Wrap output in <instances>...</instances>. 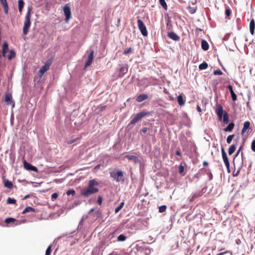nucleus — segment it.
I'll list each match as a JSON object with an SVG mask.
<instances>
[{
  "instance_id": "1",
  "label": "nucleus",
  "mask_w": 255,
  "mask_h": 255,
  "mask_svg": "<svg viewBox=\"0 0 255 255\" xmlns=\"http://www.w3.org/2000/svg\"><path fill=\"white\" fill-rule=\"evenodd\" d=\"M98 183L95 180H90L89 181L88 186L81 190V194L85 197L97 193L99 189L95 186H98Z\"/></svg>"
},
{
  "instance_id": "2",
  "label": "nucleus",
  "mask_w": 255,
  "mask_h": 255,
  "mask_svg": "<svg viewBox=\"0 0 255 255\" xmlns=\"http://www.w3.org/2000/svg\"><path fill=\"white\" fill-rule=\"evenodd\" d=\"M216 113L219 118V120H221L223 118V121L225 124H227L229 122V115L226 111L223 112V108L221 105H217V108Z\"/></svg>"
},
{
  "instance_id": "3",
  "label": "nucleus",
  "mask_w": 255,
  "mask_h": 255,
  "mask_svg": "<svg viewBox=\"0 0 255 255\" xmlns=\"http://www.w3.org/2000/svg\"><path fill=\"white\" fill-rule=\"evenodd\" d=\"M242 149V146H241L240 148L238 149L237 152L235 155V157L233 159V163L234 166L237 167V168L239 170L241 169L243 167V164H244V153L243 151L241 152V159H238V156L240 153V152L241 151Z\"/></svg>"
},
{
  "instance_id": "4",
  "label": "nucleus",
  "mask_w": 255,
  "mask_h": 255,
  "mask_svg": "<svg viewBox=\"0 0 255 255\" xmlns=\"http://www.w3.org/2000/svg\"><path fill=\"white\" fill-rule=\"evenodd\" d=\"M31 10H32L31 7H28L27 11V13L25 15L24 26L23 27V33L24 35H26L27 34L28 29L31 25L30 17H31Z\"/></svg>"
},
{
  "instance_id": "5",
  "label": "nucleus",
  "mask_w": 255,
  "mask_h": 255,
  "mask_svg": "<svg viewBox=\"0 0 255 255\" xmlns=\"http://www.w3.org/2000/svg\"><path fill=\"white\" fill-rule=\"evenodd\" d=\"M52 59H48L46 61L45 65L39 69L38 74L40 78H41L44 73L49 69L50 66L52 64Z\"/></svg>"
},
{
  "instance_id": "6",
  "label": "nucleus",
  "mask_w": 255,
  "mask_h": 255,
  "mask_svg": "<svg viewBox=\"0 0 255 255\" xmlns=\"http://www.w3.org/2000/svg\"><path fill=\"white\" fill-rule=\"evenodd\" d=\"M110 176L112 178H114L117 182H124L125 181L124 178L123 172L122 170H119L117 172H111Z\"/></svg>"
},
{
  "instance_id": "7",
  "label": "nucleus",
  "mask_w": 255,
  "mask_h": 255,
  "mask_svg": "<svg viewBox=\"0 0 255 255\" xmlns=\"http://www.w3.org/2000/svg\"><path fill=\"white\" fill-rule=\"evenodd\" d=\"M148 114L149 113L148 112H141L136 114L134 117L130 121L128 126L135 124L138 121L140 120L143 117L148 115Z\"/></svg>"
},
{
  "instance_id": "8",
  "label": "nucleus",
  "mask_w": 255,
  "mask_h": 255,
  "mask_svg": "<svg viewBox=\"0 0 255 255\" xmlns=\"http://www.w3.org/2000/svg\"><path fill=\"white\" fill-rule=\"evenodd\" d=\"M3 101L5 102L7 105H11L12 108L15 106V102L12 99V94L9 92L5 93Z\"/></svg>"
},
{
  "instance_id": "9",
  "label": "nucleus",
  "mask_w": 255,
  "mask_h": 255,
  "mask_svg": "<svg viewBox=\"0 0 255 255\" xmlns=\"http://www.w3.org/2000/svg\"><path fill=\"white\" fill-rule=\"evenodd\" d=\"M137 26L141 34L144 36H147L148 32L146 27L142 21L139 18L137 19Z\"/></svg>"
},
{
  "instance_id": "10",
  "label": "nucleus",
  "mask_w": 255,
  "mask_h": 255,
  "mask_svg": "<svg viewBox=\"0 0 255 255\" xmlns=\"http://www.w3.org/2000/svg\"><path fill=\"white\" fill-rule=\"evenodd\" d=\"M221 152L222 155L223 160L225 164V165L228 170L229 172H230L229 168H230V162L227 155V153L225 150V149L223 147L221 148Z\"/></svg>"
},
{
  "instance_id": "11",
  "label": "nucleus",
  "mask_w": 255,
  "mask_h": 255,
  "mask_svg": "<svg viewBox=\"0 0 255 255\" xmlns=\"http://www.w3.org/2000/svg\"><path fill=\"white\" fill-rule=\"evenodd\" d=\"M94 50H91L90 53L88 55V59L85 63V68H87L90 66L93 62L94 56Z\"/></svg>"
},
{
  "instance_id": "12",
  "label": "nucleus",
  "mask_w": 255,
  "mask_h": 255,
  "mask_svg": "<svg viewBox=\"0 0 255 255\" xmlns=\"http://www.w3.org/2000/svg\"><path fill=\"white\" fill-rule=\"evenodd\" d=\"M63 10H64V14L66 16L65 21L66 22H68L69 19L71 17V12L70 8L69 6L66 5L64 8Z\"/></svg>"
},
{
  "instance_id": "13",
  "label": "nucleus",
  "mask_w": 255,
  "mask_h": 255,
  "mask_svg": "<svg viewBox=\"0 0 255 255\" xmlns=\"http://www.w3.org/2000/svg\"><path fill=\"white\" fill-rule=\"evenodd\" d=\"M23 166L26 170L33 171H37V169L35 166L32 165L31 164L27 162L26 160L23 161Z\"/></svg>"
},
{
  "instance_id": "14",
  "label": "nucleus",
  "mask_w": 255,
  "mask_h": 255,
  "mask_svg": "<svg viewBox=\"0 0 255 255\" xmlns=\"http://www.w3.org/2000/svg\"><path fill=\"white\" fill-rule=\"evenodd\" d=\"M124 158H128V160L133 161L135 163H138L140 162L138 157L133 155H126L124 156Z\"/></svg>"
},
{
  "instance_id": "15",
  "label": "nucleus",
  "mask_w": 255,
  "mask_h": 255,
  "mask_svg": "<svg viewBox=\"0 0 255 255\" xmlns=\"http://www.w3.org/2000/svg\"><path fill=\"white\" fill-rule=\"evenodd\" d=\"M5 223L6 224L13 223L15 225H17L20 224V222L13 218H7L5 220Z\"/></svg>"
},
{
  "instance_id": "16",
  "label": "nucleus",
  "mask_w": 255,
  "mask_h": 255,
  "mask_svg": "<svg viewBox=\"0 0 255 255\" xmlns=\"http://www.w3.org/2000/svg\"><path fill=\"white\" fill-rule=\"evenodd\" d=\"M167 36L172 40L175 41H179L180 39V37L178 36L175 33L173 32H168L167 34Z\"/></svg>"
},
{
  "instance_id": "17",
  "label": "nucleus",
  "mask_w": 255,
  "mask_h": 255,
  "mask_svg": "<svg viewBox=\"0 0 255 255\" xmlns=\"http://www.w3.org/2000/svg\"><path fill=\"white\" fill-rule=\"evenodd\" d=\"M227 87L231 93L232 100L236 101L237 99V97L236 94L234 92L233 87L230 85H228Z\"/></svg>"
},
{
  "instance_id": "18",
  "label": "nucleus",
  "mask_w": 255,
  "mask_h": 255,
  "mask_svg": "<svg viewBox=\"0 0 255 255\" xmlns=\"http://www.w3.org/2000/svg\"><path fill=\"white\" fill-rule=\"evenodd\" d=\"M251 123L249 121H246L244 124L243 128L242 129V134L243 135L245 133L247 129H248L250 127Z\"/></svg>"
},
{
  "instance_id": "19",
  "label": "nucleus",
  "mask_w": 255,
  "mask_h": 255,
  "mask_svg": "<svg viewBox=\"0 0 255 255\" xmlns=\"http://www.w3.org/2000/svg\"><path fill=\"white\" fill-rule=\"evenodd\" d=\"M177 100L178 104L180 106H182L184 105L185 103V100L184 99L183 97L182 94L179 95L177 97Z\"/></svg>"
},
{
  "instance_id": "20",
  "label": "nucleus",
  "mask_w": 255,
  "mask_h": 255,
  "mask_svg": "<svg viewBox=\"0 0 255 255\" xmlns=\"http://www.w3.org/2000/svg\"><path fill=\"white\" fill-rule=\"evenodd\" d=\"M255 29V23L254 19H252L250 23V31L251 34L253 35L254 34V31Z\"/></svg>"
},
{
  "instance_id": "21",
  "label": "nucleus",
  "mask_w": 255,
  "mask_h": 255,
  "mask_svg": "<svg viewBox=\"0 0 255 255\" xmlns=\"http://www.w3.org/2000/svg\"><path fill=\"white\" fill-rule=\"evenodd\" d=\"M148 98V96L146 94H141L139 95L136 98V101L138 102H141Z\"/></svg>"
},
{
  "instance_id": "22",
  "label": "nucleus",
  "mask_w": 255,
  "mask_h": 255,
  "mask_svg": "<svg viewBox=\"0 0 255 255\" xmlns=\"http://www.w3.org/2000/svg\"><path fill=\"white\" fill-rule=\"evenodd\" d=\"M4 8V12L5 14L8 13V6L6 0H0Z\"/></svg>"
},
{
  "instance_id": "23",
  "label": "nucleus",
  "mask_w": 255,
  "mask_h": 255,
  "mask_svg": "<svg viewBox=\"0 0 255 255\" xmlns=\"http://www.w3.org/2000/svg\"><path fill=\"white\" fill-rule=\"evenodd\" d=\"M201 47L204 50H207L209 49V45L205 40H202Z\"/></svg>"
},
{
  "instance_id": "24",
  "label": "nucleus",
  "mask_w": 255,
  "mask_h": 255,
  "mask_svg": "<svg viewBox=\"0 0 255 255\" xmlns=\"http://www.w3.org/2000/svg\"><path fill=\"white\" fill-rule=\"evenodd\" d=\"M128 71V68L126 67L123 66L120 68L119 70L120 74H121L120 76H123L125 74H126Z\"/></svg>"
},
{
  "instance_id": "25",
  "label": "nucleus",
  "mask_w": 255,
  "mask_h": 255,
  "mask_svg": "<svg viewBox=\"0 0 255 255\" xmlns=\"http://www.w3.org/2000/svg\"><path fill=\"white\" fill-rule=\"evenodd\" d=\"M234 126V123L232 122L230 123L226 128H224V130L225 131H231L233 129Z\"/></svg>"
},
{
  "instance_id": "26",
  "label": "nucleus",
  "mask_w": 255,
  "mask_h": 255,
  "mask_svg": "<svg viewBox=\"0 0 255 255\" xmlns=\"http://www.w3.org/2000/svg\"><path fill=\"white\" fill-rule=\"evenodd\" d=\"M4 185L5 187L11 189L13 188V184L8 180H4Z\"/></svg>"
},
{
  "instance_id": "27",
  "label": "nucleus",
  "mask_w": 255,
  "mask_h": 255,
  "mask_svg": "<svg viewBox=\"0 0 255 255\" xmlns=\"http://www.w3.org/2000/svg\"><path fill=\"white\" fill-rule=\"evenodd\" d=\"M236 147L234 144L231 145L228 149V153L229 155H232L236 150Z\"/></svg>"
},
{
  "instance_id": "28",
  "label": "nucleus",
  "mask_w": 255,
  "mask_h": 255,
  "mask_svg": "<svg viewBox=\"0 0 255 255\" xmlns=\"http://www.w3.org/2000/svg\"><path fill=\"white\" fill-rule=\"evenodd\" d=\"M18 10L20 12H21L23 9L24 2H23V0H18Z\"/></svg>"
},
{
  "instance_id": "29",
  "label": "nucleus",
  "mask_w": 255,
  "mask_h": 255,
  "mask_svg": "<svg viewBox=\"0 0 255 255\" xmlns=\"http://www.w3.org/2000/svg\"><path fill=\"white\" fill-rule=\"evenodd\" d=\"M35 211V209L34 208H33L32 207H26L22 212V214H25L27 212H34Z\"/></svg>"
},
{
  "instance_id": "30",
  "label": "nucleus",
  "mask_w": 255,
  "mask_h": 255,
  "mask_svg": "<svg viewBox=\"0 0 255 255\" xmlns=\"http://www.w3.org/2000/svg\"><path fill=\"white\" fill-rule=\"evenodd\" d=\"M208 68V64L206 62H203L199 66L200 70H205Z\"/></svg>"
},
{
  "instance_id": "31",
  "label": "nucleus",
  "mask_w": 255,
  "mask_h": 255,
  "mask_svg": "<svg viewBox=\"0 0 255 255\" xmlns=\"http://www.w3.org/2000/svg\"><path fill=\"white\" fill-rule=\"evenodd\" d=\"M127 239V237L124 235L121 234L118 236L117 238V241L118 242H123L125 241Z\"/></svg>"
},
{
  "instance_id": "32",
  "label": "nucleus",
  "mask_w": 255,
  "mask_h": 255,
  "mask_svg": "<svg viewBox=\"0 0 255 255\" xmlns=\"http://www.w3.org/2000/svg\"><path fill=\"white\" fill-rule=\"evenodd\" d=\"M124 204H125L124 202H121L120 203V205L115 209V213H118L123 207Z\"/></svg>"
},
{
  "instance_id": "33",
  "label": "nucleus",
  "mask_w": 255,
  "mask_h": 255,
  "mask_svg": "<svg viewBox=\"0 0 255 255\" xmlns=\"http://www.w3.org/2000/svg\"><path fill=\"white\" fill-rule=\"evenodd\" d=\"M159 3L164 9L167 10V5L164 0H159Z\"/></svg>"
},
{
  "instance_id": "34",
  "label": "nucleus",
  "mask_w": 255,
  "mask_h": 255,
  "mask_svg": "<svg viewBox=\"0 0 255 255\" xmlns=\"http://www.w3.org/2000/svg\"><path fill=\"white\" fill-rule=\"evenodd\" d=\"M188 11L191 14H194L196 12L197 8L196 7H191L189 6L188 7Z\"/></svg>"
},
{
  "instance_id": "35",
  "label": "nucleus",
  "mask_w": 255,
  "mask_h": 255,
  "mask_svg": "<svg viewBox=\"0 0 255 255\" xmlns=\"http://www.w3.org/2000/svg\"><path fill=\"white\" fill-rule=\"evenodd\" d=\"M15 56V52L12 51V50H10V52H9V54H8V59L9 60H11L12 59H13L14 57Z\"/></svg>"
},
{
  "instance_id": "36",
  "label": "nucleus",
  "mask_w": 255,
  "mask_h": 255,
  "mask_svg": "<svg viewBox=\"0 0 255 255\" xmlns=\"http://www.w3.org/2000/svg\"><path fill=\"white\" fill-rule=\"evenodd\" d=\"M132 51H133V49L131 47L128 48L124 51L123 54L128 55V54L132 52Z\"/></svg>"
},
{
  "instance_id": "37",
  "label": "nucleus",
  "mask_w": 255,
  "mask_h": 255,
  "mask_svg": "<svg viewBox=\"0 0 255 255\" xmlns=\"http://www.w3.org/2000/svg\"><path fill=\"white\" fill-rule=\"evenodd\" d=\"M235 137V135L234 134H231V135H229L228 137H227V142L228 143V144H230L231 143L232 140L233 139V138H234Z\"/></svg>"
},
{
  "instance_id": "38",
  "label": "nucleus",
  "mask_w": 255,
  "mask_h": 255,
  "mask_svg": "<svg viewBox=\"0 0 255 255\" xmlns=\"http://www.w3.org/2000/svg\"><path fill=\"white\" fill-rule=\"evenodd\" d=\"M8 50V44L6 41H4L2 44V51L7 52Z\"/></svg>"
},
{
  "instance_id": "39",
  "label": "nucleus",
  "mask_w": 255,
  "mask_h": 255,
  "mask_svg": "<svg viewBox=\"0 0 255 255\" xmlns=\"http://www.w3.org/2000/svg\"><path fill=\"white\" fill-rule=\"evenodd\" d=\"M16 200L13 198H11L10 197H8L7 199V204H14L16 203Z\"/></svg>"
},
{
  "instance_id": "40",
  "label": "nucleus",
  "mask_w": 255,
  "mask_h": 255,
  "mask_svg": "<svg viewBox=\"0 0 255 255\" xmlns=\"http://www.w3.org/2000/svg\"><path fill=\"white\" fill-rule=\"evenodd\" d=\"M167 209V207L166 205H162L159 207V212L160 213H163L165 212Z\"/></svg>"
},
{
  "instance_id": "41",
  "label": "nucleus",
  "mask_w": 255,
  "mask_h": 255,
  "mask_svg": "<svg viewBox=\"0 0 255 255\" xmlns=\"http://www.w3.org/2000/svg\"><path fill=\"white\" fill-rule=\"evenodd\" d=\"M51 251H52V246L50 245L48 246V247L47 248V249L46 251L45 255H50Z\"/></svg>"
},
{
  "instance_id": "42",
  "label": "nucleus",
  "mask_w": 255,
  "mask_h": 255,
  "mask_svg": "<svg viewBox=\"0 0 255 255\" xmlns=\"http://www.w3.org/2000/svg\"><path fill=\"white\" fill-rule=\"evenodd\" d=\"M231 10L230 8L228 7L226 9L225 14L227 16L229 17L231 15Z\"/></svg>"
},
{
  "instance_id": "43",
  "label": "nucleus",
  "mask_w": 255,
  "mask_h": 255,
  "mask_svg": "<svg viewBox=\"0 0 255 255\" xmlns=\"http://www.w3.org/2000/svg\"><path fill=\"white\" fill-rule=\"evenodd\" d=\"M201 196V192H196V193H195L193 195V196H192V199H193L194 198H197V197H198L199 196Z\"/></svg>"
},
{
  "instance_id": "44",
  "label": "nucleus",
  "mask_w": 255,
  "mask_h": 255,
  "mask_svg": "<svg viewBox=\"0 0 255 255\" xmlns=\"http://www.w3.org/2000/svg\"><path fill=\"white\" fill-rule=\"evenodd\" d=\"M214 74L215 75H221L223 74V72L220 70H216L214 71Z\"/></svg>"
},
{
  "instance_id": "45",
  "label": "nucleus",
  "mask_w": 255,
  "mask_h": 255,
  "mask_svg": "<svg viewBox=\"0 0 255 255\" xmlns=\"http://www.w3.org/2000/svg\"><path fill=\"white\" fill-rule=\"evenodd\" d=\"M67 195H74L75 194V191L73 189H72V190H69L68 191H67V193H66Z\"/></svg>"
},
{
  "instance_id": "46",
  "label": "nucleus",
  "mask_w": 255,
  "mask_h": 255,
  "mask_svg": "<svg viewBox=\"0 0 255 255\" xmlns=\"http://www.w3.org/2000/svg\"><path fill=\"white\" fill-rule=\"evenodd\" d=\"M81 138V137H77L75 139H72V140H68L67 141V144H71L73 143H74L75 141H76L77 140L79 139H80Z\"/></svg>"
},
{
  "instance_id": "47",
  "label": "nucleus",
  "mask_w": 255,
  "mask_h": 255,
  "mask_svg": "<svg viewBox=\"0 0 255 255\" xmlns=\"http://www.w3.org/2000/svg\"><path fill=\"white\" fill-rule=\"evenodd\" d=\"M251 149L254 152H255V139L253 140L252 142Z\"/></svg>"
},
{
  "instance_id": "48",
  "label": "nucleus",
  "mask_w": 255,
  "mask_h": 255,
  "mask_svg": "<svg viewBox=\"0 0 255 255\" xmlns=\"http://www.w3.org/2000/svg\"><path fill=\"white\" fill-rule=\"evenodd\" d=\"M184 171V167L182 165H180L179 166V172L182 174Z\"/></svg>"
},
{
  "instance_id": "49",
  "label": "nucleus",
  "mask_w": 255,
  "mask_h": 255,
  "mask_svg": "<svg viewBox=\"0 0 255 255\" xmlns=\"http://www.w3.org/2000/svg\"><path fill=\"white\" fill-rule=\"evenodd\" d=\"M58 194L57 193H54L51 195V199L54 201L58 197Z\"/></svg>"
},
{
  "instance_id": "50",
  "label": "nucleus",
  "mask_w": 255,
  "mask_h": 255,
  "mask_svg": "<svg viewBox=\"0 0 255 255\" xmlns=\"http://www.w3.org/2000/svg\"><path fill=\"white\" fill-rule=\"evenodd\" d=\"M103 201V198L101 196H99L98 198L97 203L99 205H101Z\"/></svg>"
},
{
  "instance_id": "51",
  "label": "nucleus",
  "mask_w": 255,
  "mask_h": 255,
  "mask_svg": "<svg viewBox=\"0 0 255 255\" xmlns=\"http://www.w3.org/2000/svg\"><path fill=\"white\" fill-rule=\"evenodd\" d=\"M141 131L143 133H146L147 131V128H142Z\"/></svg>"
},
{
  "instance_id": "52",
  "label": "nucleus",
  "mask_w": 255,
  "mask_h": 255,
  "mask_svg": "<svg viewBox=\"0 0 255 255\" xmlns=\"http://www.w3.org/2000/svg\"><path fill=\"white\" fill-rule=\"evenodd\" d=\"M176 154L178 156H181V152L179 150H177L176 151Z\"/></svg>"
},
{
  "instance_id": "53",
  "label": "nucleus",
  "mask_w": 255,
  "mask_h": 255,
  "mask_svg": "<svg viewBox=\"0 0 255 255\" xmlns=\"http://www.w3.org/2000/svg\"><path fill=\"white\" fill-rule=\"evenodd\" d=\"M228 253H229V251H226V252H223V253H219L217 255H224L225 254H227Z\"/></svg>"
},
{
  "instance_id": "54",
  "label": "nucleus",
  "mask_w": 255,
  "mask_h": 255,
  "mask_svg": "<svg viewBox=\"0 0 255 255\" xmlns=\"http://www.w3.org/2000/svg\"><path fill=\"white\" fill-rule=\"evenodd\" d=\"M228 253H229V251H226V252H223V253H219L217 255H224L225 254H227Z\"/></svg>"
},
{
  "instance_id": "55",
  "label": "nucleus",
  "mask_w": 255,
  "mask_h": 255,
  "mask_svg": "<svg viewBox=\"0 0 255 255\" xmlns=\"http://www.w3.org/2000/svg\"><path fill=\"white\" fill-rule=\"evenodd\" d=\"M203 166H207L208 165V163L206 161H204L203 163Z\"/></svg>"
},
{
  "instance_id": "56",
  "label": "nucleus",
  "mask_w": 255,
  "mask_h": 255,
  "mask_svg": "<svg viewBox=\"0 0 255 255\" xmlns=\"http://www.w3.org/2000/svg\"><path fill=\"white\" fill-rule=\"evenodd\" d=\"M172 28V25L171 24V22L170 20H169V29H171Z\"/></svg>"
},
{
  "instance_id": "57",
  "label": "nucleus",
  "mask_w": 255,
  "mask_h": 255,
  "mask_svg": "<svg viewBox=\"0 0 255 255\" xmlns=\"http://www.w3.org/2000/svg\"><path fill=\"white\" fill-rule=\"evenodd\" d=\"M6 51H2V55L3 57H5V55H6Z\"/></svg>"
},
{
  "instance_id": "58",
  "label": "nucleus",
  "mask_w": 255,
  "mask_h": 255,
  "mask_svg": "<svg viewBox=\"0 0 255 255\" xmlns=\"http://www.w3.org/2000/svg\"><path fill=\"white\" fill-rule=\"evenodd\" d=\"M100 167H101V164H98L95 166V169H99L100 168Z\"/></svg>"
},
{
  "instance_id": "59",
  "label": "nucleus",
  "mask_w": 255,
  "mask_h": 255,
  "mask_svg": "<svg viewBox=\"0 0 255 255\" xmlns=\"http://www.w3.org/2000/svg\"><path fill=\"white\" fill-rule=\"evenodd\" d=\"M197 111L198 112H201V108H200V107L199 106H197Z\"/></svg>"
},
{
  "instance_id": "60",
  "label": "nucleus",
  "mask_w": 255,
  "mask_h": 255,
  "mask_svg": "<svg viewBox=\"0 0 255 255\" xmlns=\"http://www.w3.org/2000/svg\"><path fill=\"white\" fill-rule=\"evenodd\" d=\"M30 197V195L28 194V195H26L24 197V199H27L28 198H29Z\"/></svg>"
},
{
  "instance_id": "61",
  "label": "nucleus",
  "mask_w": 255,
  "mask_h": 255,
  "mask_svg": "<svg viewBox=\"0 0 255 255\" xmlns=\"http://www.w3.org/2000/svg\"><path fill=\"white\" fill-rule=\"evenodd\" d=\"M94 211V208H92V209H91L90 210V211H89V213H92V212H93Z\"/></svg>"
},
{
  "instance_id": "62",
  "label": "nucleus",
  "mask_w": 255,
  "mask_h": 255,
  "mask_svg": "<svg viewBox=\"0 0 255 255\" xmlns=\"http://www.w3.org/2000/svg\"><path fill=\"white\" fill-rule=\"evenodd\" d=\"M106 106L102 107V108H101V111H103V110H105L106 109Z\"/></svg>"
},
{
  "instance_id": "63",
  "label": "nucleus",
  "mask_w": 255,
  "mask_h": 255,
  "mask_svg": "<svg viewBox=\"0 0 255 255\" xmlns=\"http://www.w3.org/2000/svg\"><path fill=\"white\" fill-rule=\"evenodd\" d=\"M118 22H120V19H119Z\"/></svg>"
}]
</instances>
